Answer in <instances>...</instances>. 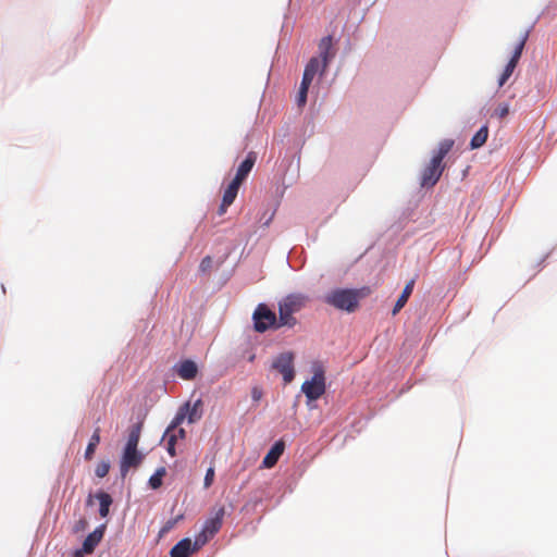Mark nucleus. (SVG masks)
Listing matches in <instances>:
<instances>
[{
    "mask_svg": "<svg viewBox=\"0 0 557 557\" xmlns=\"http://www.w3.org/2000/svg\"><path fill=\"white\" fill-rule=\"evenodd\" d=\"M143 459L144 455L137 448L125 446L120 465L122 475L125 476L131 468L138 467Z\"/></svg>",
    "mask_w": 557,
    "mask_h": 557,
    "instance_id": "6e6552de",
    "label": "nucleus"
},
{
    "mask_svg": "<svg viewBox=\"0 0 557 557\" xmlns=\"http://www.w3.org/2000/svg\"><path fill=\"white\" fill-rule=\"evenodd\" d=\"M272 368L283 375L286 384L290 383L295 377L294 355L289 351L278 355L274 359Z\"/></svg>",
    "mask_w": 557,
    "mask_h": 557,
    "instance_id": "423d86ee",
    "label": "nucleus"
},
{
    "mask_svg": "<svg viewBox=\"0 0 557 557\" xmlns=\"http://www.w3.org/2000/svg\"><path fill=\"white\" fill-rule=\"evenodd\" d=\"M99 443H100V429L97 428L94 431V433H92V435H91V437L89 440V443H88V445L86 447L85 459H87V460H91L92 459L95 450H96L97 446L99 445Z\"/></svg>",
    "mask_w": 557,
    "mask_h": 557,
    "instance_id": "6ab92c4d",
    "label": "nucleus"
},
{
    "mask_svg": "<svg viewBox=\"0 0 557 557\" xmlns=\"http://www.w3.org/2000/svg\"><path fill=\"white\" fill-rule=\"evenodd\" d=\"M256 161L257 153L255 151L248 152L245 160L238 165L235 177L232 181L242 185L255 166Z\"/></svg>",
    "mask_w": 557,
    "mask_h": 557,
    "instance_id": "9b49d317",
    "label": "nucleus"
},
{
    "mask_svg": "<svg viewBox=\"0 0 557 557\" xmlns=\"http://www.w3.org/2000/svg\"><path fill=\"white\" fill-rule=\"evenodd\" d=\"M185 420V413L184 412H177L174 419L172 420L171 424L168 426L164 437H166V450L170 454L171 457H174L176 455L175 451V429L180 424L183 423Z\"/></svg>",
    "mask_w": 557,
    "mask_h": 557,
    "instance_id": "9d476101",
    "label": "nucleus"
},
{
    "mask_svg": "<svg viewBox=\"0 0 557 557\" xmlns=\"http://www.w3.org/2000/svg\"><path fill=\"white\" fill-rule=\"evenodd\" d=\"M320 69L322 70V60L320 61L318 58L314 57L309 60L304 72L315 76Z\"/></svg>",
    "mask_w": 557,
    "mask_h": 557,
    "instance_id": "393cba45",
    "label": "nucleus"
},
{
    "mask_svg": "<svg viewBox=\"0 0 557 557\" xmlns=\"http://www.w3.org/2000/svg\"><path fill=\"white\" fill-rule=\"evenodd\" d=\"M333 38L332 36L323 37L319 42V52L322 59V72L325 71L330 61L334 58L335 52L332 50Z\"/></svg>",
    "mask_w": 557,
    "mask_h": 557,
    "instance_id": "f8f14e48",
    "label": "nucleus"
},
{
    "mask_svg": "<svg viewBox=\"0 0 557 557\" xmlns=\"http://www.w3.org/2000/svg\"><path fill=\"white\" fill-rule=\"evenodd\" d=\"M508 113H509V104H508V103H500V104L496 108V110H495V112H494V114H495L497 117H499V119H504V117H506V116L508 115Z\"/></svg>",
    "mask_w": 557,
    "mask_h": 557,
    "instance_id": "c85d7f7f",
    "label": "nucleus"
},
{
    "mask_svg": "<svg viewBox=\"0 0 557 557\" xmlns=\"http://www.w3.org/2000/svg\"><path fill=\"white\" fill-rule=\"evenodd\" d=\"M166 474V469L164 467H160L156 470V472L149 479V486L152 490H158L162 485V479Z\"/></svg>",
    "mask_w": 557,
    "mask_h": 557,
    "instance_id": "b1692460",
    "label": "nucleus"
},
{
    "mask_svg": "<svg viewBox=\"0 0 557 557\" xmlns=\"http://www.w3.org/2000/svg\"><path fill=\"white\" fill-rule=\"evenodd\" d=\"M200 545V537H197L194 544L190 539H183L171 548L170 556L189 557Z\"/></svg>",
    "mask_w": 557,
    "mask_h": 557,
    "instance_id": "1a4fd4ad",
    "label": "nucleus"
},
{
    "mask_svg": "<svg viewBox=\"0 0 557 557\" xmlns=\"http://www.w3.org/2000/svg\"><path fill=\"white\" fill-rule=\"evenodd\" d=\"M284 443L282 441L276 442L271 449L268 451L265 457L262 460V465L264 468H272L277 462L278 458L282 456L284 451Z\"/></svg>",
    "mask_w": 557,
    "mask_h": 557,
    "instance_id": "4468645a",
    "label": "nucleus"
},
{
    "mask_svg": "<svg viewBox=\"0 0 557 557\" xmlns=\"http://www.w3.org/2000/svg\"><path fill=\"white\" fill-rule=\"evenodd\" d=\"M103 537V527L97 528L95 531H92L90 534L87 535V537L84 540L83 543V552L86 554H91L96 546L100 543V541Z\"/></svg>",
    "mask_w": 557,
    "mask_h": 557,
    "instance_id": "2eb2a0df",
    "label": "nucleus"
},
{
    "mask_svg": "<svg viewBox=\"0 0 557 557\" xmlns=\"http://www.w3.org/2000/svg\"><path fill=\"white\" fill-rule=\"evenodd\" d=\"M230 206L231 205H224V200H222V203L220 205L218 210L219 215H223Z\"/></svg>",
    "mask_w": 557,
    "mask_h": 557,
    "instance_id": "c9c22d12",
    "label": "nucleus"
},
{
    "mask_svg": "<svg viewBox=\"0 0 557 557\" xmlns=\"http://www.w3.org/2000/svg\"><path fill=\"white\" fill-rule=\"evenodd\" d=\"M240 184L232 181L224 190L223 198L224 205H232L237 196Z\"/></svg>",
    "mask_w": 557,
    "mask_h": 557,
    "instance_id": "412c9836",
    "label": "nucleus"
},
{
    "mask_svg": "<svg viewBox=\"0 0 557 557\" xmlns=\"http://www.w3.org/2000/svg\"><path fill=\"white\" fill-rule=\"evenodd\" d=\"M262 389L255 386L252 389H251V398L255 400V401H259L261 398H262Z\"/></svg>",
    "mask_w": 557,
    "mask_h": 557,
    "instance_id": "72a5a7b5",
    "label": "nucleus"
},
{
    "mask_svg": "<svg viewBox=\"0 0 557 557\" xmlns=\"http://www.w3.org/2000/svg\"><path fill=\"white\" fill-rule=\"evenodd\" d=\"M308 301L309 297L300 293L289 294L284 297L278 304L277 326H294L297 322L294 313L305 308Z\"/></svg>",
    "mask_w": 557,
    "mask_h": 557,
    "instance_id": "f03ea898",
    "label": "nucleus"
},
{
    "mask_svg": "<svg viewBox=\"0 0 557 557\" xmlns=\"http://www.w3.org/2000/svg\"><path fill=\"white\" fill-rule=\"evenodd\" d=\"M453 146V139H444L440 143L437 152L432 157L430 163L422 171L420 183L422 187H432L438 182L445 169L443 160L451 150Z\"/></svg>",
    "mask_w": 557,
    "mask_h": 557,
    "instance_id": "f257e3e1",
    "label": "nucleus"
},
{
    "mask_svg": "<svg viewBox=\"0 0 557 557\" xmlns=\"http://www.w3.org/2000/svg\"><path fill=\"white\" fill-rule=\"evenodd\" d=\"M212 263H213L212 258H211L210 256H207V257H205V258L201 260V262H200V264H199V270H200L201 272L206 273V272H208V271H210V270H211V268H212Z\"/></svg>",
    "mask_w": 557,
    "mask_h": 557,
    "instance_id": "c756f323",
    "label": "nucleus"
},
{
    "mask_svg": "<svg viewBox=\"0 0 557 557\" xmlns=\"http://www.w3.org/2000/svg\"><path fill=\"white\" fill-rule=\"evenodd\" d=\"M202 400L197 399L191 407L189 406V404H186L184 407L180 409L178 412L185 413V418H187L188 423H195L199 421L202 417Z\"/></svg>",
    "mask_w": 557,
    "mask_h": 557,
    "instance_id": "ddd939ff",
    "label": "nucleus"
},
{
    "mask_svg": "<svg viewBox=\"0 0 557 557\" xmlns=\"http://www.w3.org/2000/svg\"><path fill=\"white\" fill-rule=\"evenodd\" d=\"M362 297L363 294L361 293V290L337 288L330 292L324 297V301L338 310L354 312L358 308L359 300Z\"/></svg>",
    "mask_w": 557,
    "mask_h": 557,
    "instance_id": "7ed1b4c3",
    "label": "nucleus"
},
{
    "mask_svg": "<svg viewBox=\"0 0 557 557\" xmlns=\"http://www.w3.org/2000/svg\"><path fill=\"white\" fill-rule=\"evenodd\" d=\"M214 476H215L214 468L210 467L207 470L206 475H205V480H203V487L205 488H209L212 485V483L214 481Z\"/></svg>",
    "mask_w": 557,
    "mask_h": 557,
    "instance_id": "cd10ccee",
    "label": "nucleus"
},
{
    "mask_svg": "<svg viewBox=\"0 0 557 557\" xmlns=\"http://www.w3.org/2000/svg\"><path fill=\"white\" fill-rule=\"evenodd\" d=\"M96 498L99 500V515L101 518H106L109 515L110 506L113 503V499L110 494L106 492H99L96 494Z\"/></svg>",
    "mask_w": 557,
    "mask_h": 557,
    "instance_id": "a211bd4d",
    "label": "nucleus"
},
{
    "mask_svg": "<svg viewBox=\"0 0 557 557\" xmlns=\"http://www.w3.org/2000/svg\"><path fill=\"white\" fill-rule=\"evenodd\" d=\"M308 90L299 88L296 102L299 107H304L307 102Z\"/></svg>",
    "mask_w": 557,
    "mask_h": 557,
    "instance_id": "473e14b6",
    "label": "nucleus"
},
{
    "mask_svg": "<svg viewBox=\"0 0 557 557\" xmlns=\"http://www.w3.org/2000/svg\"><path fill=\"white\" fill-rule=\"evenodd\" d=\"M140 432H141V424L140 423L134 424L129 430L127 442H126L125 446L137 448L139 438H140Z\"/></svg>",
    "mask_w": 557,
    "mask_h": 557,
    "instance_id": "4be33fe9",
    "label": "nucleus"
},
{
    "mask_svg": "<svg viewBox=\"0 0 557 557\" xmlns=\"http://www.w3.org/2000/svg\"><path fill=\"white\" fill-rule=\"evenodd\" d=\"M414 284H416V278H411L409 282H407L406 286L404 287L400 296L398 297V299L392 310L393 315H396L405 307L410 295L413 292Z\"/></svg>",
    "mask_w": 557,
    "mask_h": 557,
    "instance_id": "dca6fc26",
    "label": "nucleus"
},
{
    "mask_svg": "<svg viewBox=\"0 0 557 557\" xmlns=\"http://www.w3.org/2000/svg\"><path fill=\"white\" fill-rule=\"evenodd\" d=\"M515 69H516V65L513 64V62L507 63L504 72L502 73V75L498 79L499 86H503L508 81V78L512 75Z\"/></svg>",
    "mask_w": 557,
    "mask_h": 557,
    "instance_id": "a878e982",
    "label": "nucleus"
},
{
    "mask_svg": "<svg viewBox=\"0 0 557 557\" xmlns=\"http://www.w3.org/2000/svg\"><path fill=\"white\" fill-rule=\"evenodd\" d=\"M313 78H314V75L304 72V76H302L299 88L308 90Z\"/></svg>",
    "mask_w": 557,
    "mask_h": 557,
    "instance_id": "7c9ffc66",
    "label": "nucleus"
},
{
    "mask_svg": "<svg viewBox=\"0 0 557 557\" xmlns=\"http://www.w3.org/2000/svg\"><path fill=\"white\" fill-rule=\"evenodd\" d=\"M487 136H488L487 126H482L472 137V139L470 141L471 148L476 149V148L482 147L486 143Z\"/></svg>",
    "mask_w": 557,
    "mask_h": 557,
    "instance_id": "aec40b11",
    "label": "nucleus"
},
{
    "mask_svg": "<svg viewBox=\"0 0 557 557\" xmlns=\"http://www.w3.org/2000/svg\"><path fill=\"white\" fill-rule=\"evenodd\" d=\"M86 524V521L85 520H81L79 521V527H84Z\"/></svg>",
    "mask_w": 557,
    "mask_h": 557,
    "instance_id": "4c0bfd02",
    "label": "nucleus"
},
{
    "mask_svg": "<svg viewBox=\"0 0 557 557\" xmlns=\"http://www.w3.org/2000/svg\"><path fill=\"white\" fill-rule=\"evenodd\" d=\"M185 435H186V432L184 429H178V426H176L175 429V442L178 440V438H185Z\"/></svg>",
    "mask_w": 557,
    "mask_h": 557,
    "instance_id": "f704fd0d",
    "label": "nucleus"
},
{
    "mask_svg": "<svg viewBox=\"0 0 557 557\" xmlns=\"http://www.w3.org/2000/svg\"><path fill=\"white\" fill-rule=\"evenodd\" d=\"M198 372L197 366L191 360H185L181 362L177 369V374L183 380H193L196 377Z\"/></svg>",
    "mask_w": 557,
    "mask_h": 557,
    "instance_id": "f3484780",
    "label": "nucleus"
},
{
    "mask_svg": "<svg viewBox=\"0 0 557 557\" xmlns=\"http://www.w3.org/2000/svg\"><path fill=\"white\" fill-rule=\"evenodd\" d=\"M225 515L224 507H220L215 515L212 518H209L202 528L201 533L198 537H200V544H205L209 539L213 537L215 533L219 532V530L222 527L223 518Z\"/></svg>",
    "mask_w": 557,
    "mask_h": 557,
    "instance_id": "0eeeda50",
    "label": "nucleus"
},
{
    "mask_svg": "<svg viewBox=\"0 0 557 557\" xmlns=\"http://www.w3.org/2000/svg\"><path fill=\"white\" fill-rule=\"evenodd\" d=\"M313 376L301 385V392L308 400H317L325 393V371L321 362H313Z\"/></svg>",
    "mask_w": 557,
    "mask_h": 557,
    "instance_id": "20e7f679",
    "label": "nucleus"
},
{
    "mask_svg": "<svg viewBox=\"0 0 557 557\" xmlns=\"http://www.w3.org/2000/svg\"><path fill=\"white\" fill-rule=\"evenodd\" d=\"M313 78H314V75L304 72V76H302L299 88L308 90Z\"/></svg>",
    "mask_w": 557,
    "mask_h": 557,
    "instance_id": "2f4dec72",
    "label": "nucleus"
},
{
    "mask_svg": "<svg viewBox=\"0 0 557 557\" xmlns=\"http://www.w3.org/2000/svg\"><path fill=\"white\" fill-rule=\"evenodd\" d=\"M86 524V521L85 520H81L79 521V527H84Z\"/></svg>",
    "mask_w": 557,
    "mask_h": 557,
    "instance_id": "58836bf2",
    "label": "nucleus"
},
{
    "mask_svg": "<svg viewBox=\"0 0 557 557\" xmlns=\"http://www.w3.org/2000/svg\"><path fill=\"white\" fill-rule=\"evenodd\" d=\"M91 504H92V495H89L87 498V505H91Z\"/></svg>",
    "mask_w": 557,
    "mask_h": 557,
    "instance_id": "e433bc0d",
    "label": "nucleus"
},
{
    "mask_svg": "<svg viewBox=\"0 0 557 557\" xmlns=\"http://www.w3.org/2000/svg\"><path fill=\"white\" fill-rule=\"evenodd\" d=\"M255 330L257 332H265L270 327L280 329L277 326L278 319L275 313L265 305L260 304L253 312Z\"/></svg>",
    "mask_w": 557,
    "mask_h": 557,
    "instance_id": "39448f33",
    "label": "nucleus"
},
{
    "mask_svg": "<svg viewBox=\"0 0 557 557\" xmlns=\"http://www.w3.org/2000/svg\"><path fill=\"white\" fill-rule=\"evenodd\" d=\"M528 37H529V33L525 32L521 35L520 37V40L519 42L517 44L516 48H515V51L509 60V62H513V64L517 66L520 58H521V54H522V51L524 49V46H525V42L528 40Z\"/></svg>",
    "mask_w": 557,
    "mask_h": 557,
    "instance_id": "5701e85b",
    "label": "nucleus"
},
{
    "mask_svg": "<svg viewBox=\"0 0 557 557\" xmlns=\"http://www.w3.org/2000/svg\"><path fill=\"white\" fill-rule=\"evenodd\" d=\"M110 470V463L108 461H101L97 465L95 473L98 478H104Z\"/></svg>",
    "mask_w": 557,
    "mask_h": 557,
    "instance_id": "bb28decb",
    "label": "nucleus"
}]
</instances>
